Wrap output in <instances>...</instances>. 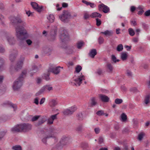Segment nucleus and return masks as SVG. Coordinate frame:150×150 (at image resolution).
Masks as SVG:
<instances>
[{
  "label": "nucleus",
  "mask_w": 150,
  "mask_h": 150,
  "mask_svg": "<svg viewBox=\"0 0 150 150\" xmlns=\"http://www.w3.org/2000/svg\"><path fill=\"white\" fill-rule=\"evenodd\" d=\"M16 36L18 40L20 42L19 45L22 46H24L26 43L30 45L32 41L30 39L25 40L27 38L28 35L26 30L24 27H17L16 28Z\"/></svg>",
  "instance_id": "nucleus-1"
},
{
  "label": "nucleus",
  "mask_w": 150,
  "mask_h": 150,
  "mask_svg": "<svg viewBox=\"0 0 150 150\" xmlns=\"http://www.w3.org/2000/svg\"><path fill=\"white\" fill-rule=\"evenodd\" d=\"M57 131L56 129L54 127L50 128L49 131H41L40 137L42 142L45 144H46L47 139L51 137L53 138V139L55 142H57V138L52 135V133H56Z\"/></svg>",
  "instance_id": "nucleus-2"
},
{
  "label": "nucleus",
  "mask_w": 150,
  "mask_h": 150,
  "mask_svg": "<svg viewBox=\"0 0 150 150\" xmlns=\"http://www.w3.org/2000/svg\"><path fill=\"white\" fill-rule=\"evenodd\" d=\"M26 70L23 71L18 78L14 82L13 86L14 90H17L22 86L23 79L26 77Z\"/></svg>",
  "instance_id": "nucleus-3"
},
{
  "label": "nucleus",
  "mask_w": 150,
  "mask_h": 150,
  "mask_svg": "<svg viewBox=\"0 0 150 150\" xmlns=\"http://www.w3.org/2000/svg\"><path fill=\"white\" fill-rule=\"evenodd\" d=\"M77 16L76 13H74L71 15L70 13L67 11L64 10L63 11L62 14L59 16V19L62 21L64 23H67L71 19L74 18Z\"/></svg>",
  "instance_id": "nucleus-4"
},
{
  "label": "nucleus",
  "mask_w": 150,
  "mask_h": 150,
  "mask_svg": "<svg viewBox=\"0 0 150 150\" xmlns=\"http://www.w3.org/2000/svg\"><path fill=\"white\" fill-rule=\"evenodd\" d=\"M57 32V27L55 26L52 27L50 32L48 34V40L51 41H54L56 38Z\"/></svg>",
  "instance_id": "nucleus-5"
},
{
  "label": "nucleus",
  "mask_w": 150,
  "mask_h": 150,
  "mask_svg": "<svg viewBox=\"0 0 150 150\" xmlns=\"http://www.w3.org/2000/svg\"><path fill=\"white\" fill-rule=\"evenodd\" d=\"M73 81H75V83L72 82H70L71 85L80 86L82 83V81L85 80V76L83 75H80L76 76L75 75L73 78Z\"/></svg>",
  "instance_id": "nucleus-6"
},
{
  "label": "nucleus",
  "mask_w": 150,
  "mask_h": 150,
  "mask_svg": "<svg viewBox=\"0 0 150 150\" xmlns=\"http://www.w3.org/2000/svg\"><path fill=\"white\" fill-rule=\"evenodd\" d=\"M11 22L12 25L15 27V30L16 28L17 27L21 28L23 27L22 26H20L19 25V24L23 23V22L22 21L21 19L15 17H13L11 18Z\"/></svg>",
  "instance_id": "nucleus-7"
},
{
  "label": "nucleus",
  "mask_w": 150,
  "mask_h": 150,
  "mask_svg": "<svg viewBox=\"0 0 150 150\" xmlns=\"http://www.w3.org/2000/svg\"><path fill=\"white\" fill-rule=\"evenodd\" d=\"M59 38L62 42L66 43L69 40L68 34L66 30H63L59 35Z\"/></svg>",
  "instance_id": "nucleus-8"
},
{
  "label": "nucleus",
  "mask_w": 150,
  "mask_h": 150,
  "mask_svg": "<svg viewBox=\"0 0 150 150\" xmlns=\"http://www.w3.org/2000/svg\"><path fill=\"white\" fill-rule=\"evenodd\" d=\"M20 124L22 132H27L32 129V125L29 123H21Z\"/></svg>",
  "instance_id": "nucleus-9"
},
{
  "label": "nucleus",
  "mask_w": 150,
  "mask_h": 150,
  "mask_svg": "<svg viewBox=\"0 0 150 150\" xmlns=\"http://www.w3.org/2000/svg\"><path fill=\"white\" fill-rule=\"evenodd\" d=\"M98 9L99 11H102L105 13H108L110 11L109 8L103 4H101L98 5Z\"/></svg>",
  "instance_id": "nucleus-10"
},
{
  "label": "nucleus",
  "mask_w": 150,
  "mask_h": 150,
  "mask_svg": "<svg viewBox=\"0 0 150 150\" xmlns=\"http://www.w3.org/2000/svg\"><path fill=\"white\" fill-rule=\"evenodd\" d=\"M70 137L69 136H63L59 142L61 146H64L67 144L69 142Z\"/></svg>",
  "instance_id": "nucleus-11"
},
{
  "label": "nucleus",
  "mask_w": 150,
  "mask_h": 150,
  "mask_svg": "<svg viewBox=\"0 0 150 150\" xmlns=\"http://www.w3.org/2000/svg\"><path fill=\"white\" fill-rule=\"evenodd\" d=\"M9 59L11 62H13L15 60L17 54V51L14 49L10 50Z\"/></svg>",
  "instance_id": "nucleus-12"
},
{
  "label": "nucleus",
  "mask_w": 150,
  "mask_h": 150,
  "mask_svg": "<svg viewBox=\"0 0 150 150\" xmlns=\"http://www.w3.org/2000/svg\"><path fill=\"white\" fill-rule=\"evenodd\" d=\"M63 67L58 66L56 67L50 68L48 70V72H51L57 75L60 72V68H63Z\"/></svg>",
  "instance_id": "nucleus-13"
},
{
  "label": "nucleus",
  "mask_w": 150,
  "mask_h": 150,
  "mask_svg": "<svg viewBox=\"0 0 150 150\" xmlns=\"http://www.w3.org/2000/svg\"><path fill=\"white\" fill-rule=\"evenodd\" d=\"M76 110V108L75 107L72 106L69 108L68 109L65 110L63 113L65 115H70L72 114Z\"/></svg>",
  "instance_id": "nucleus-14"
},
{
  "label": "nucleus",
  "mask_w": 150,
  "mask_h": 150,
  "mask_svg": "<svg viewBox=\"0 0 150 150\" xmlns=\"http://www.w3.org/2000/svg\"><path fill=\"white\" fill-rule=\"evenodd\" d=\"M20 124L14 126L11 129V132L13 133L22 132Z\"/></svg>",
  "instance_id": "nucleus-15"
},
{
  "label": "nucleus",
  "mask_w": 150,
  "mask_h": 150,
  "mask_svg": "<svg viewBox=\"0 0 150 150\" xmlns=\"http://www.w3.org/2000/svg\"><path fill=\"white\" fill-rule=\"evenodd\" d=\"M100 99L102 102H108L109 100V98L105 95L100 94L99 95Z\"/></svg>",
  "instance_id": "nucleus-16"
},
{
  "label": "nucleus",
  "mask_w": 150,
  "mask_h": 150,
  "mask_svg": "<svg viewBox=\"0 0 150 150\" xmlns=\"http://www.w3.org/2000/svg\"><path fill=\"white\" fill-rule=\"evenodd\" d=\"M21 118L23 121H25L28 120V113L25 112L24 111H23L21 114Z\"/></svg>",
  "instance_id": "nucleus-17"
},
{
  "label": "nucleus",
  "mask_w": 150,
  "mask_h": 150,
  "mask_svg": "<svg viewBox=\"0 0 150 150\" xmlns=\"http://www.w3.org/2000/svg\"><path fill=\"white\" fill-rule=\"evenodd\" d=\"M23 64V62L22 60H20L17 62L16 65L15 66L14 69L16 71H18L19 70L21 69Z\"/></svg>",
  "instance_id": "nucleus-18"
},
{
  "label": "nucleus",
  "mask_w": 150,
  "mask_h": 150,
  "mask_svg": "<svg viewBox=\"0 0 150 150\" xmlns=\"http://www.w3.org/2000/svg\"><path fill=\"white\" fill-rule=\"evenodd\" d=\"M6 39L10 45H13L15 43V40L11 35H10L7 36Z\"/></svg>",
  "instance_id": "nucleus-19"
},
{
  "label": "nucleus",
  "mask_w": 150,
  "mask_h": 150,
  "mask_svg": "<svg viewBox=\"0 0 150 150\" xmlns=\"http://www.w3.org/2000/svg\"><path fill=\"white\" fill-rule=\"evenodd\" d=\"M38 70V69L37 66L35 65H33L32 66L31 69L30 70V76H32L34 75V74L37 72Z\"/></svg>",
  "instance_id": "nucleus-20"
},
{
  "label": "nucleus",
  "mask_w": 150,
  "mask_h": 150,
  "mask_svg": "<svg viewBox=\"0 0 150 150\" xmlns=\"http://www.w3.org/2000/svg\"><path fill=\"white\" fill-rule=\"evenodd\" d=\"M52 50V48L49 47L45 48L43 49L44 52L45 54H47L48 55H50L51 54Z\"/></svg>",
  "instance_id": "nucleus-21"
},
{
  "label": "nucleus",
  "mask_w": 150,
  "mask_h": 150,
  "mask_svg": "<svg viewBox=\"0 0 150 150\" xmlns=\"http://www.w3.org/2000/svg\"><path fill=\"white\" fill-rule=\"evenodd\" d=\"M97 53L96 50V49H93L91 50L88 55L91 57L93 58Z\"/></svg>",
  "instance_id": "nucleus-22"
},
{
  "label": "nucleus",
  "mask_w": 150,
  "mask_h": 150,
  "mask_svg": "<svg viewBox=\"0 0 150 150\" xmlns=\"http://www.w3.org/2000/svg\"><path fill=\"white\" fill-rule=\"evenodd\" d=\"M3 104L4 105H6L8 104L10 105L11 107L13 108V110L15 111L17 108V107L16 105L15 104H13L11 102L8 101L6 103H4Z\"/></svg>",
  "instance_id": "nucleus-23"
},
{
  "label": "nucleus",
  "mask_w": 150,
  "mask_h": 150,
  "mask_svg": "<svg viewBox=\"0 0 150 150\" xmlns=\"http://www.w3.org/2000/svg\"><path fill=\"white\" fill-rule=\"evenodd\" d=\"M44 92L50 91L52 90L53 88L49 85H46L42 87Z\"/></svg>",
  "instance_id": "nucleus-24"
},
{
  "label": "nucleus",
  "mask_w": 150,
  "mask_h": 150,
  "mask_svg": "<svg viewBox=\"0 0 150 150\" xmlns=\"http://www.w3.org/2000/svg\"><path fill=\"white\" fill-rule=\"evenodd\" d=\"M106 66L108 70V72H112L113 69V65L111 63L108 62L106 64Z\"/></svg>",
  "instance_id": "nucleus-25"
},
{
  "label": "nucleus",
  "mask_w": 150,
  "mask_h": 150,
  "mask_svg": "<svg viewBox=\"0 0 150 150\" xmlns=\"http://www.w3.org/2000/svg\"><path fill=\"white\" fill-rule=\"evenodd\" d=\"M101 16V14L97 12L93 13L90 15V16L92 18H95L96 17L100 18Z\"/></svg>",
  "instance_id": "nucleus-26"
},
{
  "label": "nucleus",
  "mask_w": 150,
  "mask_h": 150,
  "mask_svg": "<svg viewBox=\"0 0 150 150\" xmlns=\"http://www.w3.org/2000/svg\"><path fill=\"white\" fill-rule=\"evenodd\" d=\"M57 104V102L55 100L52 99L50 100L49 105L51 107H54Z\"/></svg>",
  "instance_id": "nucleus-27"
},
{
  "label": "nucleus",
  "mask_w": 150,
  "mask_h": 150,
  "mask_svg": "<svg viewBox=\"0 0 150 150\" xmlns=\"http://www.w3.org/2000/svg\"><path fill=\"white\" fill-rule=\"evenodd\" d=\"M83 126L82 124H80L76 128V131L79 133L81 132L83 130Z\"/></svg>",
  "instance_id": "nucleus-28"
},
{
  "label": "nucleus",
  "mask_w": 150,
  "mask_h": 150,
  "mask_svg": "<svg viewBox=\"0 0 150 150\" xmlns=\"http://www.w3.org/2000/svg\"><path fill=\"white\" fill-rule=\"evenodd\" d=\"M100 33L104 34L106 36H111L112 33V31H109L108 30H106L104 32H102Z\"/></svg>",
  "instance_id": "nucleus-29"
},
{
  "label": "nucleus",
  "mask_w": 150,
  "mask_h": 150,
  "mask_svg": "<svg viewBox=\"0 0 150 150\" xmlns=\"http://www.w3.org/2000/svg\"><path fill=\"white\" fill-rule=\"evenodd\" d=\"M74 49V48L73 47H68L66 50V53L69 54H71L73 52Z\"/></svg>",
  "instance_id": "nucleus-30"
},
{
  "label": "nucleus",
  "mask_w": 150,
  "mask_h": 150,
  "mask_svg": "<svg viewBox=\"0 0 150 150\" xmlns=\"http://www.w3.org/2000/svg\"><path fill=\"white\" fill-rule=\"evenodd\" d=\"M48 20L50 23H52L54 21V16L52 14H50L47 17Z\"/></svg>",
  "instance_id": "nucleus-31"
},
{
  "label": "nucleus",
  "mask_w": 150,
  "mask_h": 150,
  "mask_svg": "<svg viewBox=\"0 0 150 150\" xmlns=\"http://www.w3.org/2000/svg\"><path fill=\"white\" fill-rule=\"evenodd\" d=\"M91 106L92 107H93L96 105L97 104V102L95 98L92 97L91 99Z\"/></svg>",
  "instance_id": "nucleus-32"
},
{
  "label": "nucleus",
  "mask_w": 150,
  "mask_h": 150,
  "mask_svg": "<svg viewBox=\"0 0 150 150\" xmlns=\"http://www.w3.org/2000/svg\"><path fill=\"white\" fill-rule=\"evenodd\" d=\"M46 121V120L44 118H42L41 119L39 120V121L35 124V126H38L42 124Z\"/></svg>",
  "instance_id": "nucleus-33"
},
{
  "label": "nucleus",
  "mask_w": 150,
  "mask_h": 150,
  "mask_svg": "<svg viewBox=\"0 0 150 150\" xmlns=\"http://www.w3.org/2000/svg\"><path fill=\"white\" fill-rule=\"evenodd\" d=\"M6 33L4 30H0V38H3L6 36Z\"/></svg>",
  "instance_id": "nucleus-34"
},
{
  "label": "nucleus",
  "mask_w": 150,
  "mask_h": 150,
  "mask_svg": "<svg viewBox=\"0 0 150 150\" xmlns=\"http://www.w3.org/2000/svg\"><path fill=\"white\" fill-rule=\"evenodd\" d=\"M127 57V55L126 53H122L121 55V58L123 60H126Z\"/></svg>",
  "instance_id": "nucleus-35"
},
{
  "label": "nucleus",
  "mask_w": 150,
  "mask_h": 150,
  "mask_svg": "<svg viewBox=\"0 0 150 150\" xmlns=\"http://www.w3.org/2000/svg\"><path fill=\"white\" fill-rule=\"evenodd\" d=\"M12 149L13 150H22V147L20 146L16 145L12 146Z\"/></svg>",
  "instance_id": "nucleus-36"
},
{
  "label": "nucleus",
  "mask_w": 150,
  "mask_h": 150,
  "mask_svg": "<svg viewBox=\"0 0 150 150\" xmlns=\"http://www.w3.org/2000/svg\"><path fill=\"white\" fill-rule=\"evenodd\" d=\"M4 62V59L0 57V71L3 68Z\"/></svg>",
  "instance_id": "nucleus-37"
},
{
  "label": "nucleus",
  "mask_w": 150,
  "mask_h": 150,
  "mask_svg": "<svg viewBox=\"0 0 150 150\" xmlns=\"http://www.w3.org/2000/svg\"><path fill=\"white\" fill-rule=\"evenodd\" d=\"M123 46L122 44L118 45L117 47V50L118 52L122 51L123 50Z\"/></svg>",
  "instance_id": "nucleus-38"
},
{
  "label": "nucleus",
  "mask_w": 150,
  "mask_h": 150,
  "mask_svg": "<svg viewBox=\"0 0 150 150\" xmlns=\"http://www.w3.org/2000/svg\"><path fill=\"white\" fill-rule=\"evenodd\" d=\"M4 20L5 19L4 16L2 15H0V22H1V24L4 26L5 25Z\"/></svg>",
  "instance_id": "nucleus-39"
},
{
  "label": "nucleus",
  "mask_w": 150,
  "mask_h": 150,
  "mask_svg": "<svg viewBox=\"0 0 150 150\" xmlns=\"http://www.w3.org/2000/svg\"><path fill=\"white\" fill-rule=\"evenodd\" d=\"M128 30L129 34L131 36H133L134 35L135 32L133 29L131 28H129Z\"/></svg>",
  "instance_id": "nucleus-40"
},
{
  "label": "nucleus",
  "mask_w": 150,
  "mask_h": 150,
  "mask_svg": "<svg viewBox=\"0 0 150 150\" xmlns=\"http://www.w3.org/2000/svg\"><path fill=\"white\" fill-rule=\"evenodd\" d=\"M122 120L123 122L125 121L127 119V115L124 113H122L121 115Z\"/></svg>",
  "instance_id": "nucleus-41"
},
{
  "label": "nucleus",
  "mask_w": 150,
  "mask_h": 150,
  "mask_svg": "<svg viewBox=\"0 0 150 150\" xmlns=\"http://www.w3.org/2000/svg\"><path fill=\"white\" fill-rule=\"evenodd\" d=\"M111 60L114 63H116L117 62H119L120 60L118 59H117L116 57L114 55H112L111 56Z\"/></svg>",
  "instance_id": "nucleus-42"
},
{
  "label": "nucleus",
  "mask_w": 150,
  "mask_h": 150,
  "mask_svg": "<svg viewBox=\"0 0 150 150\" xmlns=\"http://www.w3.org/2000/svg\"><path fill=\"white\" fill-rule=\"evenodd\" d=\"M123 102L122 99L119 98H116L115 100V103L117 104H121Z\"/></svg>",
  "instance_id": "nucleus-43"
},
{
  "label": "nucleus",
  "mask_w": 150,
  "mask_h": 150,
  "mask_svg": "<svg viewBox=\"0 0 150 150\" xmlns=\"http://www.w3.org/2000/svg\"><path fill=\"white\" fill-rule=\"evenodd\" d=\"M150 96L147 95L145 96L144 103L146 104H147L149 102Z\"/></svg>",
  "instance_id": "nucleus-44"
},
{
  "label": "nucleus",
  "mask_w": 150,
  "mask_h": 150,
  "mask_svg": "<svg viewBox=\"0 0 150 150\" xmlns=\"http://www.w3.org/2000/svg\"><path fill=\"white\" fill-rule=\"evenodd\" d=\"M98 40L99 44H101L103 43L104 39L103 37L100 36L98 39Z\"/></svg>",
  "instance_id": "nucleus-45"
},
{
  "label": "nucleus",
  "mask_w": 150,
  "mask_h": 150,
  "mask_svg": "<svg viewBox=\"0 0 150 150\" xmlns=\"http://www.w3.org/2000/svg\"><path fill=\"white\" fill-rule=\"evenodd\" d=\"M84 42H78L77 43V46L78 49H80L83 46Z\"/></svg>",
  "instance_id": "nucleus-46"
},
{
  "label": "nucleus",
  "mask_w": 150,
  "mask_h": 150,
  "mask_svg": "<svg viewBox=\"0 0 150 150\" xmlns=\"http://www.w3.org/2000/svg\"><path fill=\"white\" fill-rule=\"evenodd\" d=\"M82 67L80 65H78L76 67L75 69V71L74 72L75 73V72L77 73H78L80 72V71H81L82 69Z\"/></svg>",
  "instance_id": "nucleus-47"
},
{
  "label": "nucleus",
  "mask_w": 150,
  "mask_h": 150,
  "mask_svg": "<svg viewBox=\"0 0 150 150\" xmlns=\"http://www.w3.org/2000/svg\"><path fill=\"white\" fill-rule=\"evenodd\" d=\"M77 117L78 119L79 120H82L83 119V116L82 113H79L77 114Z\"/></svg>",
  "instance_id": "nucleus-48"
},
{
  "label": "nucleus",
  "mask_w": 150,
  "mask_h": 150,
  "mask_svg": "<svg viewBox=\"0 0 150 150\" xmlns=\"http://www.w3.org/2000/svg\"><path fill=\"white\" fill-rule=\"evenodd\" d=\"M31 5L33 8L35 10L36 7L38 6V4L35 2H31Z\"/></svg>",
  "instance_id": "nucleus-49"
},
{
  "label": "nucleus",
  "mask_w": 150,
  "mask_h": 150,
  "mask_svg": "<svg viewBox=\"0 0 150 150\" xmlns=\"http://www.w3.org/2000/svg\"><path fill=\"white\" fill-rule=\"evenodd\" d=\"M43 8V7L42 6H39L38 5V6L36 7L35 10L38 12H40L42 11Z\"/></svg>",
  "instance_id": "nucleus-50"
},
{
  "label": "nucleus",
  "mask_w": 150,
  "mask_h": 150,
  "mask_svg": "<svg viewBox=\"0 0 150 150\" xmlns=\"http://www.w3.org/2000/svg\"><path fill=\"white\" fill-rule=\"evenodd\" d=\"M6 132L0 131V140H1L6 134Z\"/></svg>",
  "instance_id": "nucleus-51"
},
{
  "label": "nucleus",
  "mask_w": 150,
  "mask_h": 150,
  "mask_svg": "<svg viewBox=\"0 0 150 150\" xmlns=\"http://www.w3.org/2000/svg\"><path fill=\"white\" fill-rule=\"evenodd\" d=\"M44 92L42 88L39 91H38L37 93L35 94V96H38L42 94Z\"/></svg>",
  "instance_id": "nucleus-52"
},
{
  "label": "nucleus",
  "mask_w": 150,
  "mask_h": 150,
  "mask_svg": "<svg viewBox=\"0 0 150 150\" xmlns=\"http://www.w3.org/2000/svg\"><path fill=\"white\" fill-rule=\"evenodd\" d=\"M95 73L96 74H98L99 75H100L102 74V70L100 69H98L96 71Z\"/></svg>",
  "instance_id": "nucleus-53"
},
{
  "label": "nucleus",
  "mask_w": 150,
  "mask_h": 150,
  "mask_svg": "<svg viewBox=\"0 0 150 150\" xmlns=\"http://www.w3.org/2000/svg\"><path fill=\"white\" fill-rule=\"evenodd\" d=\"M130 91L134 93H137L139 92L136 87H133L131 88L130 89Z\"/></svg>",
  "instance_id": "nucleus-54"
},
{
  "label": "nucleus",
  "mask_w": 150,
  "mask_h": 150,
  "mask_svg": "<svg viewBox=\"0 0 150 150\" xmlns=\"http://www.w3.org/2000/svg\"><path fill=\"white\" fill-rule=\"evenodd\" d=\"M50 74L48 73L47 74H45L43 78L46 81H48L50 79L49 77Z\"/></svg>",
  "instance_id": "nucleus-55"
},
{
  "label": "nucleus",
  "mask_w": 150,
  "mask_h": 150,
  "mask_svg": "<svg viewBox=\"0 0 150 150\" xmlns=\"http://www.w3.org/2000/svg\"><path fill=\"white\" fill-rule=\"evenodd\" d=\"M96 114L99 116H102L104 115L103 111L102 110H100L96 112Z\"/></svg>",
  "instance_id": "nucleus-56"
},
{
  "label": "nucleus",
  "mask_w": 150,
  "mask_h": 150,
  "mask_svg": "<svg viewBox=\"0 0 150 150\" xmlns=\"http://www.w3.org/2000/svg\"><path fill=\"white\" fill-rule=\"evenodd\" d=\"M96 25L98 26H99L101 24V21L98 18H96Z\"/></svg>",
  "instance_id": "nucleus-57"
},
{
  "label": "nucleus",
  "mask_w": 150,
  "mask_h": 150,
  "mask_svg": "<svg viewBox=\"0 0 150 150\" xmlns=\"http://www.w3.org/2000/svg\"><path fill=\"white\" fill-rule=\"evenodd\" d=\"M5 52V48L1 45H0V53H3Z\"/></svg>",
  "instance_id": "nucleus-58"
},
{
  "label": "nucleus",
  "mask_w": 150,
  "mask_h": 150,
  "mask_svg": "<svg viewBox=\"0 0 150 150\" xmlns=\"http://www.w3.org/2000/svg\"><path fill=\"white\" fill-rule=\"evenodd\" d=\"M104 139L103 137L102 136L99 137L98 139V143L99 144H101L103 142Z\"/></svg>",
  "instance_id": "nucleus-59"
},
{
  "label": "nucleus",
  "mask_w": 150,
  "mask_h": 150,
  "mask_svg": "<svg viewBox=\"0 0 150 150\" xmlns=\"http://www.w3.org/2000/svg\"><path fill=\"white\" fill-rule=\"evenodd\" d=\"M90 16L88 13H85L84 14L83 18L85 20H87L89 18Z\"/></svg>",
  "instance_id": "nucleus-60"
},
{
  "label": "nucleus",
  "mask_w": 150,
  "mask_h": 150,
  "mask_svg": "<svg viewBox=\"0 0 150 150\" xmlns=\"http://www.w3.org/2000/svg\"><path fill=\"white\" fill-rule=\"evenodd\" d=\"M126 74L127 76L129 77H131L132 76V72L128 70L126 71Z\"/></svg>",
  "instance_id": "nucleus-61"
},
{
  "label": "nucleus",
  "mask_w": 150,
  "mask_h": 150,
  "mask_svg": "<svg viewBox=\"0 0 150 150\" xmlns=\"http://www.w3.org/2000/svg\"><path fill=\"white\" fill-rule=\"evenodd\" d=\"M144 134L142 133L139 134L138 136V139L139 140H141L143 138Z\"/></svg>",
  "instance_id": "nucleus-62"
},
{
  "label": "nucleus",
  "mask_w": 150,
  "mask_h": 150,
  "mask_svg": "<svg viewBox=\"0 0 150 150\" xmlns=\"http://www.w3.org/2000/svg\"><path fill=\"white\" fill-rule=\"evenodd\" d=\"M142 26L143 28L145 30H147L148 28V26L145 23H143L142 24Z\"/></svg>",
  "instance_id": "nucleus-63"
},
{
  "label": "nucleus",
  "mask_w": 150,
  "mask_h": 150,
  "mask_svg": "<svg viewBox=\"0 0 150 150\" xmlns=\"http://www.w3.org/2000/svg\"><path fill=\"white\" fill-rule=\"evenodd\" d=\"M144 15L146 16H150V10H148L146 11L144 13Z\"/></svg>",
  "instance_id": "nucleus-64"
}]
</instances>
